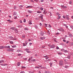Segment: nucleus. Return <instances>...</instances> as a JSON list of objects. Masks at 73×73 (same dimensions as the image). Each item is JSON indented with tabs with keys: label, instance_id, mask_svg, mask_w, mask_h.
<instances>
[{
	"label": "nucleus",
	"instance_id": "28",
	"mask_svg": "<svg viewBox=\"0 0 73 73\" xmlns=\"http://www.w3.org/2000/svg\"><path fill=\"white\" fill-rule=\"evenodd\" d=\"M70 27L71 28V29H73V26L71 25V26H70Z\"/></svg>",
	"mask_w": 73,
	"mask_h": 73
},
{
	"label": "nucleus",
	"instance_id": "37",
	"mask_svg": "<svg viewBox=\"0 0 73 73\" xmlns=\"http://www.w3.org/2000/svg\"><path fill=\"white\" fill-rule=\"evenodd\" d=\"M35 68H37V69H40V68L38 66H36L35 67Z\"/></svg>",
	"mask_w": 73,
	"mask_h": 73
},
{
	"label": "nucleus",
	"instance_id": "31",
	"mask_svg": "<svg viewBox=\"0 0 73 73\" xmlns=\"http://www.w3.org/2000/svg\"><path fill=\"white\" fill-rule=\"evenodd\" d=\"M9 38H11V39H13V37H12V36H10Z\"/></svg>",
	"mask_w": 73,
	"mask_h": 73
},
{
	"label": "nucleus",
	"instance_id": "6",
	"mask_svg": "<svg viewBox=\"0 0 73 73\" xmlns=\"http://www.w3.org/2000/svg\"><path fill=\"white\" fill-rule=\"evenodd\" d=\"M40 34L41 36H44V33L43 32H41L40 33Z\"/></svg>",
	"mask_w": 73,
	"mask_h": 73
},
{
	"label": "nucleus",
	"instance_id": "50",
	"mask_svg": "<svg viewBox=\"0 0 73 73\" xmlns=\"http://www.w3.org/2000/svg\"><path fill=\"white\" fill-rule=\"evenodd\" d=\"M61 7L62 8H64V6L63 5H62Z\"/></svg>",
	"mask_w": 73,
	"mask_h": 73
},
{
	"label": "nucleus",
	"instance_id": "60",
	"mask_svg": "<svg viewBox=\"0 0 73 73\" xmlns=\"http://www.w3.org/2000/svg\"><path fill=\"white\" fill-rule=\"evenodd\" d=\"M34 1L36 2H37V1H38V0H34Z\"/></svg>",
	"mask_w": 73,
	"mask_h": 73
},
{
	"label": "nucleus",
	"instance_id": "25",
	"mask_svg": "<svg viewBox=\"0 0 73 73\" xmlns=\"http://www.w3.org/2000/svg\"><path fill=\"white\" fill-rule=\"evenodd\" d=\"M58 54H59V55H61L62 54L61 52H58Z\"/></svg>",
	"mask_w": 73,
	"mask_h": 73
},
{
	"label": "nucleus",
	"instance_id": "59",
	"mask_svg": "<svg viewBox=\"0 0 73 73\" xmlns=\"http://www.w3.org/2000/svg\"><path fill=\"white\" fill-rule=\"evenodd\" d=\"M28 41H31V39H29L28 40Z\"/></svg>",
	"mask_w": 73,
	"mask_h": 73
},
{
	"label": "nucleus",
	"instance_id": "61",
	"mask_svg": "<svg viewBox=\"0 0 73 73\" xmlns=\"http://www.w3.org/2000/svg\"><path fill=\"white\" fill-rule=\"evenodd\" d=\"M40 1L41 2H43V1H44V0H41Z\"/></svg>",
	"mask_w": 73,
	"mask_h": 73
},
{
	"label": "nucleus",
	"instance_id": "53",
	"mask_svg": "<svg viewBox=\"0 0 73 73\" xmlns=\"http://www.w3.org/2000/svg\"><path fill=\"white\" fill-rule=\"evenodd\" d=\"M29 73H34L33 72H31V71H29Z\"/></svg>",
	"mask_w": 73,
	"mask_h": 73
},
{
	"label": "nucleus",
	"instance_id": "47",
	"mask_svg": "<svg viewBox=\"0 0 73 73\" xmlns=\"http://www.w3.org/2000/svg\"><path fill=\"white\" fill-rule=\"evenodd\" d=\"M51 61L50 59H49L47 60V61Z\"/></svg>",
	"mask_w": 73,
	"mask_h": 73
},
{
	"label": "nucleus",
	"instance_id": "17",
	"mask_svg": "<svg viewBox=\"0 0 73 73\" xmlns=\"http://www.w3.org/2000/svg\"><path fill=\"white\" fill-rule=\"evenodd\" d=\"M33 7L31 6H28L27 7V8H33Z\"/></svg>",
	"mask_w": 73,
	"mask_h": 73
},
{
	"label": "nucleus",
	"instance_id": "39",
	"mask_svg": "<svg viewBox=\"0 0 73 73\" xmlns=\"http://www.w3.org/2000/svg\"><path fill=\"white\" fill-rule=\"evenodd\" d=\"M25 43L27 45V44H28V42L26 40L25 41Z\"/></svg>",
	"mask_w": 73,
	"mask_h": 73
},
{
	"label": "nucleus",
	"instance_id": "20",
	"mask_svg": "<svg viewBox=\"0 0 73 73\" xmlns=\"http://www.w3.org/2000/svg\"><path fill=\"white\" fill-rule=\"evenodd\" d=\"M65 68H66L67 69V68H69V66H65Z\"/></svg>",
	"mask_w": 73,
	"mask_h": 73
},
{
	"label": "nucleus",
	"instance_id": "41",
	"mask_svg": "<svg viewBox=\"0 0 73 73\" xmlns=\"http://www.w3.org/2000/svg\"><path fill=\"white\" fill-rule=\"evenodd\" d=\"M15 17L14 18V19H17V16H14Z\"/></svg>",
	"mask_w": 73,
	"mask_h": 73
},
{
	"label": "nucleus",
	"instance_id": "54",
	"mask_svg": "<svg viewBox=\"0 0 73 73\" xmlns=\"http://www.w3.org/2000/svg\"><path fill=\"white\" fill-rule=\"evenodd\" d=\"M48 27L50 28V27H51V25H48Z\"/></svg>",
	"mask_w": 73,
	"mask_h": 73
},
{
	"label": "nucleus",
	"instance_id": "55",
	"mask_svg": "<svg viewBox=\"0 0 73 73\" xmlns=\"http://www.w3.org/2000/svg\"><path fill=\"white\" fill-rule=\"evenodd\" d=\"M27 53H31V51H27Z\"/></svg>",
	"mask_w": 73,
	"mask_h": 73
},
{
	"label": "nucleus",
	"instance_id": "16",
	"mask_svg": "<svg viewBox=\"0 0 73 73\" xmlns=\"http://www.w3.org/2000/svg\"><path fill=\"white\" fill-rule=\"evenodd\" d=\"M72 4V1H69V4L71 5Z\"/></svg>",
	"mask_w": 73,
	"mask_h": 73
},
{
	"label": "nucleus",
	"instance_id": "40",
	"mask_svg": "<svg viewBox=\"0 0 73 73\" xmlns=\"http://www.w3.org/2000/svg\"><path fill=\"white\" fill-rule=\"evenodd\" d=\"M23 46H26V45H25V43H23Z\"/></svg>",
	"mask_w": 73,
	"mask_h": 73
},
{
	"label": "nucleus",
	"instance_id": "43",
	"mask_svg": "<svg viewBox=\"0 0 73 73\" xmlns=\"http://www.w3.org/2000/svg\"><path fill=\"white\" fill-rule=\"evenodd\" d=\"M21 54H18V56H21Z\"/></svg>",
	"mask_w": 73,
	"mask_h": 73
},
{
	"label": "nucleus",
	"instance_id": "63",
	"mask_svg": "<svg viewBox=\"0 0 73 73\" xmlns=\"http://www.w3.org/2000/svg\"><path fill=\"white\" fill-rule=\"evenodd\" d=\"M25 30H27V28H25Z\"/></svg>",
	"mask_w": 73,
	"mask_h": 73
},
{
	"label": "nucleus",
	"instance_id": "30",
	"mask_svg": "<svg viewBox=\"0 0 73 73\" xmlns=\"http://www.w3.org/2000/svg\"><path fill=\"white\" fill-rule=\"evenodd\" d=\"M16 45L13 46H12V48H16Z\"/></svg>",
	"mask_w": 73,
	"mask_h": 73
},
{
	"label": "nucleus",
	"instance_id": "42",
	"mask_svg": "<svg viewBox=\"0 0 73 73\" xmlns=\"http://www.w3.org/2000/svg\"><path fill=\"white\" fill-rule=\"evenodd\" d=\"M46 59H48V58H49V57L48 56H46V58H45Z\"/></svg>",
	"mask_w": 73,
	"mask_h": 73
},
{
	"label": "nucleus",
	"instance_id": "2",
	"mask_svg": "<svg viewBox=\"0 0 73 73\" xmlns=\"http://www.w3.org/2000/svg\"><path fill=\"white\" fill-rule=\"evenodd\" d=\"M58 30L59 31H61L62 32H64V30L62 29V28H60V29H58Z\"/></svg>",
	"mask_w": 73,
	"mask_h": 73
},
{
	"label": "nucleus",
	"instance_id": "14",
	"mask_svg": "<svg viewBox=\"0 0 73 73\" xmlns=\"http://www.w3.org/2000/svg\"><path fill=\"white\" fill-rule=\"evenodd\" d=\"M61 19V16H58V17L57 18V20H60Z\"/></svg>",
	"mask_w": 73,
	"mask_h": 73
},
{
	"label": "nucleus",
	"instance_id": "57",
	"mask_svg": "<svg viewBox=\"0 0 73 73\" xmlns=\"http://www.w3.org/2000/svg\"><path fill=\"white\" fill-rule=\"evenodd\" d=\"M33 62H34L35 61H35V59H34L33 60Z\"/></svg>",
	"mask_w": 73,
	"mask_h": 73
},
{
	"label": "nucleus",
	"instance_id": "21",
	"mask_svg": "<svg viewBox=\"0 0 73 73\" xmlns=\"http://www.w3.org/2000/svg\"><path fill=\"white\" fill-rule=\"evenodd\" d=\"M56 14L57 15H58V16H59L60 15V13H56Z\"/></svg>",
	"mask_w": 73,
	"mask_h": 73
},
{
	"label": "nucleus",
	"instance_id": "32",
	"mask_svg": "<svg viewBox=\"0 0 73 73\" xmlns=\"http://www.w3.org/2000/svg\"><path fill=\"white\" fill-rule=\"evenodd\" d=\"M23 22H24V23H25V22H26V20L25 19H24Z\"/></svg>",
	"mask_w": 73,
	"mask_h": 73
},
{
	"label": "nucleus",
	"instance_id": "7",
	"mask_svg": "<svg viewBox=\"0 0 73 73\" xmlns=\"http://www.w3.org/2000/svg\"><path fill=\"white\" fill-rule=\"evenodd\" d=\"M3 48H4V47L3 46L0 47V49H3Z\"/></svg>",
	"mask_w": 73,
	"mask_h": 73
},
{
	"label": "nucleus",
	"instance_id": "27",
	"mask_svg": "<svg viewBox=\"0 0 73 73\" xmlns=\"http://www.w3.org/2000/svg\"><path fill=\"white\" fill-rule=\"evenodd\" d=\"M29 50L27 48H25V49H24V50H26V51H27V50Z\"/></svg>",
	"mask_w": 73,
	"mask_h": 73
},
{
	"label": "nucleus",
	"instance_id": "1",
	"mask_svg": "<svg viewBox=\"0 0 73 73\" xmlns=\"http://www.w3.org/2000/svg\"><path fill=\"white\" fill-rule=\"evenodd\" d=\"M59 64L61 66L64 65V62L62 60H60L59 63Z\"/></svg>",
	"mask_w": 73,
	"mask_h": 73
},
{
	"label": "nucleus",
	"instance_id": "5",
	"mask_svg": "<svg viewBox=\"0 0 73 73\" xmlns=\"http://www.w3.org/2000/svg\"><path fill=\"white\" fill-rule=\"evenodd\" d=\"M51 48L54 49L55 48V45H52L50 47Z\"/></svg>",
	"mask_w": 73,
	"mask_h": 73
},
{
	"label": "nucleus",
	"instance_id": "19",
	"mask_svg": "<svg viewBox=\"0 0 73 73\" xmlns=\"http://www.w3.org/2000/svg\"><path fill=\"white\" fill-rule=\"evenodd\" d=\"M49 64L50 66V67H52V64H53V63H50Z\"/></svg>",
	"mask_w": 73,
	"mask_h": 73
},
{
	"label": "nucleus",
	"instance_id": "15",
	"mask_svg": "<svg viewBox=\"0 0 73 73\" xmlns=\"http://www.w3.org/2000/svg\"><path fill=\"white\" fill-rule=\"evenodd\" d=\"M17 15V13H16V12H14L13 15Z\"/></svg>",
	"mask_w": 73,
	"mask_h": 73
},
{
	"label": "nucleus",
	"instance_id": "3",
	"mask_svg": "<svg viewBox=\"0 0 73 73\" xmlns=\"http://www.w3.org/2000/svg\"><path fill=\"white\" fill-rule=\"evenodd\" d=\"M45 38V37H42L40 38V40H44Z\"/></svg>",
	"mask_w": 73,
	"mask_h": 73
},
{
	"label": "nucleus",
	"instance_id": "35",
	"mask_svg": "<svg viewBox=\"0 0 73 73\" xmlns=\"http://www.w3.org/2000/svg\"><path fill=\"white\" fill-rule=\"evenodd\" d=\"M35 28L36 29H37V28H38V27H37V26L36 25L35 26Z\"/></svg>",
	"mask_w": 73,
	"mask_h": 73
},
{
	"label": "nucleus",
	"instance_id": "51",
	"mask_svg": "<svg viewBox=\"0 0 73 73\" xmlns=\"http://www.w3.org/2000/svg\"><path fill=\"white\" fill-rule=\"evenodd\" d=\"M20 73H24V71H21L20 72Z\"/></svg>",
	"mask_w": 73,
	"mask_h": 73
},
{
	"label": "nucleus",
	"instance_id": "48",
	"mask_svg": "<svg viewBox=\"0 0 73 73\" xmlns=\"http://www.w3.org/2000/svg\"><path fill=\"white\" fill-rule=\"evenodd\" d=\"M45 46H42V48H45Z\"/></svg>",
	"mask_w": 73,
	"mask_h": 73
},
{
	"label": "nucleus",
	"instance_id": "52",
	"mask_svg": "<svg viewBox=\"0 0 73 73\" xmlns=\"http://www.w3.org/2000/svg\"><path fill=\"white\" fill-rule=\"evenodd\" d=\"M31 1V2H33V3H34V1H33V0H30Z\"/></svg>",
	"mask_w": 73,
	"mask_h": 73
},
{
	"label": "nucleus",
	"instance_id": "49",
	"mask_svg": "<svg viewBox=\"0 0 73 73\" xmlns=\"http://www.w3.org/2000/svg\"><path fill=\"white\" fill-rule=\"evenodd\" d=\"M13 22V21H10L9 22V23H12Z\"/></svg>",
	"mask_w": 73,
	"mask_h": 73
},
{
	"label": "nucleus",
	"instance_id": "23",
	"mask_svg": "<svg viewBox=\"0 0 73 73\" xmlns=\"http://www.w3.org/2000/svg\"><path fill=\"white\" fill-rule=\"evenodd\" d=\"M68 58H69V59H70V56L68 55L67 56Z\"/></svg>",
	"mask_w": 73,
	"mask_h": 73
},
{
	"label": "nucleus",
	"instance_id": "44",
	"mask_svg": "<svg viewBox=\"0 0 73 73\" xmlns=\"http://www.w3.org/2000/svg\"><path fill=\"white\" fill-rule=\"evenodd\" d=\"M25 36L24 35H23V38H25Z\"/></svg>",
	"mask_w": 73,
	"mask_h": 73
},
{
	"label": "nucleus",
	"instance_id": "12",
	"mask_svg": "<svg viewBox=\"0 0 73 73\" xmlns=\"http://www.w3.org/2000/svg\"><path fill=\"white\" fill-rule=\"evenodd\" d=\"M11 29H12V30H15V27H11Z\"/></svg>",
	"mask_w": 73,
	"mask_h": 73
},
{
	"label": "nucleus",
	"instance_id": "45",
	"mask_svg": "<svg viewBox=\"0 0 73 73\" xmlns=\"http://www.w3.org/2000/svg\"><path fill=\"white\" fill-rule=\"evenodd\" d=\"M40 10L41 11H42V10H43V8L42 7H41L40 8Z\"/></svg>",
	"mask_w": 73,
	"mask_h": 73
},
{
	"label": "nucleus",
	"instance_id": "46",
	"mask_svg": "<svg viewBox=\"0 0 73 73\" xmlns=\"http://www.w3.org/2000/svg\"><path fill=\"white\" fill-rule=\"evenodd\" d=\"M47 33L48 34V35H50V32H49V31L47 32Z\"/></svg>",
	"mask_w": 73,
	"mask_h": 73
},
{
	"label": "nucleus",
	"instance_id": "13",
	"mask_svg": "<svg viewBox=\"0 0 73 73\" xmlns=\"http://www.w3.org/2000/svg\"><path fill=\"white\" fill-rule=\"evenodd\" d=\"M64 26L66 27V28H68V26H67V25L66 24H64Z\"/></svg>",
	"mask_w": 73,
	"mask_h": 73
},
{
	"label": "nucleus",
	"instance_id": "26",
	"mask_svg": "<svg viewBox=\"0 0 73 73\" xmlns=\"http://www.w3.org/2000/svg\"><path fill=\"white\" fill-rule=\"evenodd\" d=\"M1 65H2V66H5V65H6V64H1Z\"/></svg>",
	"mask_w": 73,
	"mask_h": 73
},
{
	"label": "nucleus",
	"instance_id": "22",
	"mask_svg": "<svg viewBox=\"0 0 73 73\" xmlns=\"http://www.w3.org/2000/svg\"><path fill=\"white\" fill-rule=\"evenodd\" d=\"M14 31H15L16 33H18V31H17V29H15Z\"/></svg>",
	"mask_w": 73,
	"mask_h": 73
},
{
	"label": "nucleus",
	"instance_id": "11",
	"mask_svg": "<svg viewBox=\"0 0 73 73\" xmlns=\"http://www.w3.org/2000/svg\"><path fill=\"white\" fill-rule=\"evenodd\" d=\"M5 48H9V49L10 48V46H5Z\"/></svg>",
	"mask_w": 73,
	"mask_h": 73
},
{
	"label": "nucleus",
	"instance_id": "4",
	"mask_svg": "<svg viewBox=\"0 0 73 73\" xmlns=\"http://www.w3.org/2000/svg\"><path fill=\"white\" fill-rule=\"evenodd\" d=\"M17 27H18V28H21L23 27V26H22V25H19L18 26H17Z\"/></svg>",
	"mask_w": 73,
	"mask_h": 73
},
{
	"label": "nucleus",
	"instance_id": "8",
	"mask_svg": "<svg viewBox=\"0 0 73 73\" xmlns=\"http://www.w3.org/2000/svg\"><path fill=\"white\" fill-rule=\"evenodd\" d=\"M43 13L44 15H45V14H46V12H45V9H44V11L43 12Z\"/></svg>",
	"mask_w": 73,
	"mask_h": 73
},
{
	"label": "nucleus",
	"instance_id": "38",
	"mask_svg": "<svg viewBox=\"0 0 73 73\" xmlns=\"http://www.w3.org/2000/svg\"><path fill=\"white\" fill-rule=\"evenodd\" d=\"M45 27H48V25H47V24H45Z\"/></svg>",
	"mask_w": 73,
	"mask_h": 73
},
{
	"label": "nucleus",
	"instance_id": "18",
	"mask_svg": "<svg viewBox=\"0 0 73 73\" xmlns=\"http://www.w3.org/2000/svg\"><path fill=\"white\" fill-rule=\"evenodd\" d=\"M66 19H67V20H69V17L68 16H66Z\"/></svg>",
	"mask_w": 73,
	"mask_h": 73
},
{
	"label": "nucleus",
	"instance_id": "9",
	"mask_svg": "<svg viewBox=\"0 0 73 73\" xmlns=\"http://www.w3.org/2000/svg\"><path fill=\"white\" fill-rule=\"evenodd\" d=\"M27 12H29V13H31L32 12V11L30 10H28Z\"/></svg>",
	"mask_w": 73,
	"mask_h": 73
},
{
	"label": "nucleus",
	"instance_id": "33",
	"mask_svg": "<svg viewBox=\"0 0 73 73\" xmlns=\"http://www.w3.org/2000/svg\"><path fill=\"white\" fill-rule=\"evenodd\" d=\"M10 43L11 44H13V41H11L10 42Z\"/></svg>",
	"mask_w": 73,
	"mask_h": 73
},
{
	"label": "nucleus",
	"instance_id": "24",
	"mask_svg": "<svg viewBox=\"0 0 73 73\" xmlns=\"http://www.w3.org/2000/svg\"><path fill=\"white\" fill-rule=\"evenodd\" d=\"M20 62H18L17 63V65L18 66H20Z\"/></svg>",
	"mask_w": 73,
	"mask_h": 73
},
{
	"label": "nucleus",
	"instance_id": "36",
	"mask_svg": "<svg viewBox=\"0 0 73 73\" xmlns=\"http://www.w3.org/2000/svg\"><path fill=\"white\" fill-rule=\"evenodd\" d=\"M43 17V15H41L39 17L41 18V17Z\"/></svg>",
	"mask_w": 73,
	"mask_h": 73
},
{
	"label": "nucleus",
	"instance_id": "64",
	"mask_svg": "<svg viewBox=\"0 0 73 73\" xmlns=\"http://www.w3.org/2000/svg\"><path fill=\"white\" fill-rule=\"evenodd\" d=\"M38 73H41V72L40 71H39L38 72Z\"/></svg>",
	"mask_w": 73,
	"mask_h": 73
},
{
	"label": "nucleus",
	"instance_id": "62",
	"mask_svg": "<svg viewBox=\"0 0 73 73\" xmlns=\"http://www.w3.org/2000/svg\"><path fill=\"white\" fill-rule=\"evenodd\" d=\"M68 43H69V41H67L66 42V43H67V44H68Z\"/></svg>",
	"mask_w": 73,
	"mask_h": 73
},
{
	"label": "nucleus",
	"instance_id": "10",
	"mask_svg": "<svg viewBox=\"0 0 73 73\" xmlns=\"http://www.w3.org/2000/svg\"><path fill=\"white\" fill-rule=\"evenodd\" d=\"M32 22V21H30L29 22V24H30V25L32 24V23L31 22Z\"/></svg>",
	"mask_w": 73,
	"mask_h": 73
},
{
	"label": "nucleus",
	"instance_id": "29",
	"mask_svg": "<svg viewBox=\"0 0 73 73\" xmlns=\"http://www.w3.org/2000/svg\"><path fill=\"white\" fill-rule=\"evenodd\" d=\"M68 52V51L67 50H64V52L65 53H67Z\"/></svg>",
	"mask_w": 73,
	"mask_h": 73
},
{
	"label": "nucleus",
	"instance_id": "56",
	"mask_svg": "<svg viewBox=\"0 0 73 73\" xmlns=\"http://www.w3.org/2000/svg\"><path fill=\"white\" fill-rule=\"evenodd\" d=\"M56 49H59V47H58L57 46L56 47Z\"/></svg>",
	"mask_w": 73,
	"mask_h": 73
},
{
	"label": "nucleus",
	"instance_id": "58",
	"mask_svg": "<svg viewBox=\"0 0 73 73\" xmlns=\"http://www.w3.org/2000/svg\"><path fill=\"white\" fill-rule=\"evenodd\" d=\"M19 22L21 23H22V21H21V20H20V21H19Z\"/></svg>",
	"mask_w": 73,
	"mask_h": 73
},
{
	"label": "nucleus",
	"instance_id": "34",
	"mask_svg": "<svg viewBox=\"0 0 73 73\" xmlns=\"http://www.w3.org/2000/svg\"><path fill=\"white\" fill-rule=\"evenodd\" d=\"M37 13H41V11H37Z\"/></svg>",
	"mask_w": 73,
	"mask_h": 73
}]
</instances>
